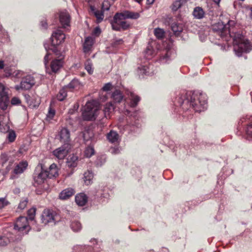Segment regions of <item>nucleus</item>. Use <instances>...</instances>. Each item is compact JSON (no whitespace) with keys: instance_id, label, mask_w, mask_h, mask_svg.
<instances>
[{"instance_id":"f257e3e1","label":"nucleus","mask_w":252,"mask_h":252,"mask_svg":"<svg viewBox=\"0 0 252 252\" xmlns=\"http://www.w3.org/2000/svg\"><path fill=\"white\" fill-rule=\"evenodd\" d=\"M234 24L233 21H229L227 24L225 25L222 22H219L213 25L212 30L222 38H226L227 40L228 35L229 37H232L234 51L236 55L240 57L243 53L249 52L252 48L249 41L242 34L231 31L232 28L230 27Z\"/></svg>"},{"instance_id":"f03ea898","label":"nucleus","mask_w":252,"mask_h":252,"mask_svg":"<svg viewBox=\"0 0 252 252\" xmlns=\"http://www.w3.org/2000/svg\"><path fill=\"white\" fill-rule=\"evenodd\" d=\"M189 102L192 108L196 112L204 111L207 108V98L205 94L202 93L193 94L190 100L188 99L183 101V104Z\"/></svg>"},{"instance_id":"7ed1b4c3","label":"nucleus","mask_w":252,"mask_h":252,"mask_svg":"<svg viewBox=\"0 0 252 252\" xmlns=\"http://www.w3.org/2000/svg\"><path fill=\"white\" fill-rule=\"evenodd\" d=\"M98 110L99 106L96 101L93 100L87 102L82 112L83 119L87 121L95 120Z\"/></svg>"},{"instance_id":"20e7f679","label":"nucleus","mask_w":252,"mask_h":252,"mask_svg":"<svg viewBox=\"0 0 252 252\" xmlns=\"http://www.w3.org/2000/svg\"><path fill=\"white\" fill-rule=\"evenodd\" d=\"M41 217L42 222L44 224L49 223L54 224L55 222L57 221V216L56 214L53 211L48 209L44 210Z\"/></svg>"},{"instance_id":"39448f33","label":"nucleus","mask_w":252,"mask_h":252,"mask_svg":"<svg viewBox=\"0 0 252 252\" xmlns=\"http://www.w3.org/2000/svg\"><path fill=\"white\" fill-rule=\"evenodd\" d=\"M35 84V81L34 78L31 76L28 75L24 78L20 84L17 85L15 88L17 90H28L32 88V87Z\"/></svg>"},{"instance_id":"423d86ee","label":"nucleus","mask_w":252,"mask_h":252,"mask_svg":"<svg viewBox=\"0 0 252 252\" xmlns=\"http://www.w3.org/2000/svg\"><path fill=\"white\" fill-rule=\"evenodd\" d=\"M65 38V34L60 29L55 31L52 35L51 42L53 46L61 44Z\"/></svg>"},{"instance_id":"0eeeda50","label":"nucleus","mask_w":252,"mask_h":252,"mask_svg":"<svg viewBox=\"0 0 252 252\" xmlns=\"http://www.w3.org/2000/svg\"><path fill=\"white\" fill-rule=\"evenodd\" d=\"M48 177L46 171L42 170V168H36L33 175L34 181L38 185L41 184L44 182Z\"/></svg>"},{"instance_id":"6e6552de","label":"nucleus","mask_w":252,"mask_h":252,"mask_svg":"<svg viewBox=\"0 0 252 252\" xmlns=\"http://www.w3.org/2000/svg\"><path fill=\"white\" fill-rule=\"evenodd\" d=\"M68 145L64 144L63 146L55 150L53 152L54 156L59 159H64L68 152Z\"/></svg>"},{"instance_id":"1a4fd4ad","label":"nucleus","mask_w":252,"mask_h":252,"mask_svg":"<svg viewBox=\"0 0 252 252\" xmlns=\"http://www.w3.org/2000/svg\"><path fill=\"white\" fill-rule=\"evenodd\" d=\"M29 227L28 219L25 217H19L14 225V229L18 231H23Z\"/></svg>"},{"instance_id":"9d476101","label":"nucleus","mask_w":252,"mask_h":252,"mask_svg":"<svg viewBox=\"0 0 252 252\" xmlns=\"http://www.w3.org/2000/svg\"><path fill=\"white\" fill-rule=\"evenodd\" d=\"M140 15L137 12H134L129 11H125L123 13H117L115 14V18L120 17L122 18H130L133 19H136L138 18Z\"/></svg>"},{"instance_id":"9b49d317","label":"nucleus","mask_w":252,"mask_h":252,"mask_svg":"<svg viewBox=\"0 0 252 252\" xmlns=\"http://www.w3.org/2000/svg\"><path fill=\"white\" fill-rule=\"evenodd\" d=\"M8 118L6 115L0 114V131L5 132L9 129L8 125Z\"/></svg>"},{"instance_id":"f8f14e48","label":"nucleus","mask_w":252,"mask_h":252,"mask_svg":"<svg viewBox=\"0 0 252 252\" xmlns=\"http://www.w3.org/2000/svg\"><path fill=\"white\" fill-rule=\"evenodd\" d=\"M59 18L60 23L63 28H65L66 26H69L70 17L69 14L67 11H63L61 12L60 13Z\"/></svg>"},{"instance_id":"ddd939ff","label":"nucleus","mask_w":252,"mask_h":252,"mask_svg":"<svg viewBox=\"0 0 252 252\" xmlns=\"http://www.w3.org/2000/svg\"><path fill=\"white\" fill-rule=\"evenodd\" d=\"M63 57H59V59H54L51 63V68L53 72L58 71L63 66Z\"/></svg>"},{"instance_id":"4468645a","label":"nucleus","mask_w":252,"mask_h":252,"mask_svg":"<svg viewBox=\"0 0 252 252\" xmlns=\"http://www.w3.org/2000/svg\"><path fill=\"white\" fill-rule=\"evenodd\" d=\"M28 162L26 161L20 162L17 164L13 170V173L16 175L22 174L26 169Z\"/></svg>"},{"instance_id":"2eb2a0df","label":"nucleus","mask_w":252,"mask_h":252,"mask_svg":"<svg viewBox=\"0 0 252 252\" xmlns=\"http://www.w3.org/2000/svg\"><path fill=\"white\" fill-rule=\"evenodd\" d=\"M75 193L74 189L69 188L62 190L59 195V198L61 200H66L70 198Z\"/></svg>"},{"instance_id":"dca6fc26","label":"nucleus","mask_w":252,"mask_h":252,"mask_svg":"<svg viewBox=\"0 0 252 252\" xmlns=\"http://www.w3.org/2000/svg\"><path fill=\"white\" fill-rule=\"evenodd\" d=\"M60 140L64 143V144L68 145V143L70 140V132L66 128H62L60 132Z\"/></svg>"},{"instance_id":"f3484780","label":"nucleus","mask_w":252,"mask_h":252,"mask_svg":"<svg viewBox=\"0 0 252 252\" xmlns=\"http://www.w3.org/2000/svg\"><path fill=\"white\" fill-rule=\"evenodd\" d=\"M107 138L112 143H117L120 140L119 135L116 131L114 130H111L107 134Z\"/></svg>"},{"instance_id":"a211bd4d","label":"nucleus","mask_w":252,"mask_h":252,"mask_svg":"<svg viewBox=\"0 0 252 252\" xmlns=\"http://www.w3.org/2000/svg\"><path fill=\"white\" fill-rule=\"evenodd\" d=\"M88 201V197L84 193H79L75 197V202L80 206H84Z\"/></svg>"},{"instance_id":"6ab92c4d","label":"nucleus","mask_w":252,"mask_h":252,"mask_svg":"<svg viewBox=\"0 0 252 252\" xmlns=\"http://www.w3.org/2000/svg\"><path fill=\"white\" fill-rule=\"evenodd\" d=\"M48 177L51 178L52 177H56L58 176V169L56 164H52L48 171H47Z\"/></svg>"},{"instance_id":"aec40b11","label":"nucleus","mask_w":252,"mask_h":252,"mask_svg":"<svg viewBox=\"0 0 252 252\" xmlns=\"http://www.w3.org/2000/svg\"><path fill=\"white\" fill-rule=\"evenodd\" d=\"M90 11L95 16L97 23L101 22L104 18L103 11L96 10L94 6L91 5L90 7Z\"/></svg>"},{"instance_id":"412c9836","label":"nucleus","mask_w":252,"mask_h":252,"mask_svg":"<svg viewBox=\"0 0 252 252\" xmlns=\"http://www.w3.org/2000/svg\"><path fill=\"white\" fill-rule=\"evenodd\" d=\"M94 43V39L91 36H88L86 38L84 44V51L85 53L89 52Z\"/></svg>"},{"instance_id":"4be33fe9","label":"nucleus","mask_w":252,"mask_h":252,"mask_svg":"<svg viewBox=\"0 0 252 252\" xmlns=\"http://www.w3.org/2000/svg\"><path fill=\"white\" fill-rule=\"evenodd\" d=\"M205 12L201 7L197 6L194 8L192 15L193 17L197 19H201L204 17Z\"/></svg>"},{"instance_id":"5701e85b","label":"nucleus","mask_w":252,"mask_h":252,"mask_svg":"<svg viewBox=\"0 0 252 252\" xmlns=\"http://www.w3.org/2000/svg\"><path fill=\"white\" fill-rule=\"evenodd\" d=\"M114 106L112 103H107L104 107L103 112L106 118H109L110 114L114 111Z\"/></svg>"},{"instance_id":"b1692460","label":"nucleus","mask_w":252,"mask_h":252,"mask_svg":"<svg viewBox=\"0 0 252 252\" xmlns=\"http://www.w3.org/2000/svg\"><path fill=\"white\" fill-rule=\"evenodd\" d=\"M111 97L115 103L121 102L124 98L123 95L119 90L115 91L112 93Z\"/></svg>"},{"instance_id":"393cba45","label":"nucleus","mask_w":252,"mask_h":252,"mask_svg":"<svg viewBox=\"0 0 252 252\" xmlns=\"http://www.w3.org/2000/svg\"><path fill=\"white\" fill-rule=\"evenodd\" d=\"M78 157L72 155L67 158V165L69 167H75L77 165Z\"/></svg>"},{"instance_id":"a878e982","label":"nucleus","mask_w":252,"mask_h":252,"mask_svg":"<svg viewBox=\"0 0 252 252\" xmlns=\"http://www.w3.org/2000/svg\"><path fill=\"white\" fill-rule=\"evenodd\" d=\"M94 175L93 173L90 171H88L84 173V181L87 185H90L92 183Z\"/></svg>"},{"instance_id":"bb28decb","label":"nucleus","mask_w":252,"mask_h":252,"mask_svg":"<svg viewBox=\"0 0 252 252\" xmlns=\"http://www.w3.org/2000/svg\"><path fill=\"white\" fill-rule=\"evenodd\" d=\"M171 29L175 34L178 35L183 31V25L181 24L173 23L171 25Z\"/></svg>"},{"instance_id":"cd10ccee","label":"nucleus","mask_w":252,"mask_h":252,"mask_svg":"<svg viewBox=\"0 0 252 252\" xmlns=\"http://www.w3.org/2000/svg\"><path fill=\"white\" fill-rule=\"evenodd\" d=\"M129 98L131 100L130 105V106L132 107H135L137 105L138 102L140 100V97L138 96L135 95L132 92H130Z\"/></svg>"},{"instance_id":"c85d7f7f","label":"nucleus","mask_w":252,"mask_h":252,"mask_svg":"<svg viewBox=\"0 0 252 252\" xmlns=\"http://www.w3.org/2000/svg\"><path fill=\"white\" fill-rule=\"evenodd\" d=\"M81 86V84L77 79L72 80L70 83L66 87V88L69 89H79Z\"/></svg>"},{"instance_id":"c756f323","label":"nucleus","mask_w":252,"mask_h":252,"mask_svg":"<svg viewBox=\"0 0 252 252\" xmlns=\"http://www.w3.org/2000/svg\"><path fill=\"white\" fill-rule=\"evenodd\" d=\"M150 68L147 65H140L138 67V72L139 75H149L150 74Z\"/></svg>"},{"instance_id":"7c9ffc66","label":"nucleus","mask_w":252,"mask_h":252,"mask_svg":"<svg viewBox=\"0 0 252 252\" xmlns=\"http://www.w3.org/2000/svg\"><path fill=\"white\" fill-rule=\"evenodd\" d=\"M186 0H177L174 2L172 4V10L174 11L177 10L182 5L186 3Z\"/></svg>"},{"instance_id":"2f4dec72","label":"nucleus","mask_w":252,"mask_h":252,"mask_svg":"<svg viewBox=\"0 0 252 252\" xmlns=\"http://www.w3.org/2000/svg\"><path fill=\"white\" fill-rule=\"evenodd\" d=\"M8 96L0 97V108L2 110H5L8 106Z\"/></svg>"},{"instance_id":"473e14b6","label":"nucleus","mask_w":252,"mask_h":252,"mask_svg":"<svg viewBox=\"0 0 252 252\" xmlns=\"http://www.w3.org/2000/svg\"><path fill=\"white\" fill-rule=\"evenodd\" d=\"M10 240H14V239L12 236H10L9 237L0 236V246H6L9 242H10Z\"/></svg>"},{"instance_id":"72a5a7b5","label":"nucleus","mask_w":252,"mask_h":252,"mask_svg":"<svg viewBox=\"0 0 252 252\" xmlns=\"http://www.w3.org/2000/svg\"><path fill=\"white\" fill-rule=\"evenodd\" d=\"M85 68L89 74H92L94 72V68L93 67V63L88 60L85 63Z\"/></svg>"},{"instance_id":"f704fd0d","label":"nucleus","mask_w":252,"mask_h":252,"mask_svg":"<svg viewBox=\"0 0 252 252\" xmlns=\"http://www.w3.org/2000/svg\"><path fill=\"white\" fill-rule=\"evenodd\" d=\"M71 228L74 231L77 232L81 229L82 226L79 221L74 220L71 223Z\"/></svg>"},{"instance_id":"c9c22d12","label":"nucleus","mask_w":252,"mask_h":252,"mask_svg":"<svg viewBox=\"0 0 252 252\" xmlns=\"http://www.w3.org/2000/svg\"><path fill=\"white\" fill-rule=\"evenodd\" d=\"M67 88L65 87L63 88L62 89H61L59 93V94L57 95V99L60 101H63L64 99V98L66 97L67 95L66 93V89Z\"/></svg>"},{"instance_id":"e433bc0d","label":"nucleus","mask_w":252,"mask_h":252,"mask_svg":"<svg viewBox=\"0 0 252 252\" xmlns=\"http://www.w3.org/2000/svg\"><path fill=\"white\" fill-rule=\"evenodd\" d=\"M154 33L158 38L161 39L164 37L165 32L162 29L157 28L154 31Z\"/></svg>"},{"instance_id":"4c0bfd02","label":"nucleus","mask_w":252,"mask_h":252,"mask_svg":"<svg viewBox=\"0 0 252 252\" xmlns=\"http://www.w3.org/2000/svg\"><path fill=\"white\" fill-rule=\"evenodd\" d=\"M126 18H119L117 20V23H118L121 28V29L126 30V29L129 25L125 20Z\"/></svg>"},{"instance_id":"58836bf2","label":"nucleus","mask_w":252,"mask_h":252,"mask_svg":"<svg viewBox=\"0 0 252 252\" xmlns=\"http://www.w3.org/2000/svg\"><path fill=\"white\" fill-rule=\"evenodd\" d=\"M7 93L8 89L5 88L3 84L0 83V97L8 96Z\"/></svg>"},{"instance_id":"ea45409f","label":"nucleus","mask_w":252,"mask_h":252,"mask_svg":"<svg viewBox=\"0 0 252 252\" xmlns=\"http://www.w3.org/2000/svg\"><path fill=\"white\" fill-rule=\"evenodd\" d=\"M94 153V149L91 146L88 147L85 151V155L87 158L91 157Z\"/></svg>"},{"instance_id":"a19ab883","label":"nucleus","mask_w":252,"mask_h":252,"mask_svg":"<svg viewBox=\"0 0 252 252\" xmlns=\"http://www.w3.org/2000/svg\"><path fill=\"white\" fill-rule=\"evenodd\" d=\"M119 18H121L120 17H118L117 18H115V15L114 17V22L112 23V29L116 31H120L121 30V28L120 25L117 23V20Z\"/></svg>"},{"instance_id":"79ce46f5","label":"nucleus","mask_w":252,"mask_h":252,"mask_svg":"<svg viewBox=\"0 0 252 252\" xmlns=\"http://www.w3.org/2000/svg\"><path fill=\"white\" fill-rule=\"evenodd\" d=\"M250 121H252L251 123L248 126V127L246 129V133L247 135L250 137V138H252V117H251L249 118Z\"/></svg>"},{"instance_id":"37998d69","label":"nucleus","mask_w":252,"mask_h":252,"mask_svg":"<svg viewBox=\"0 0 252 252\" xmlns=\"http://www.w3.org/2000/svg\"><path fill=\"white\" fill-rule=\"evenodd\" d=\"M55 114V111L52 108H50L47 114L46 119L48 121L51 120L54 117Z\"/></svg>"},{"instance_id":"c03bdc74","label":"nucleus","mask_w":252,"mask_h":252,"mask_svg":"<svg viewBox=\"0 0 252 252\" xmlns=\"http://www.w3.org/2000/svg\"><path fill=\"white\" fill-rule=\"evenodd\" d=\"M111 4L108 0H104L102 4V10L104 11L105 10H108L110 7Z\"/></svg>"},{"instance_id":"a18cd8bd","label":"nucleus","mask_w":252,"mask_h":252,"mask_svg":"<svg viewBox=\"0 0 252 252\" xmlns=\"http://www.w3.org/2000/svg\"><path fill=\"white\" fill-rule=\"evenodd\" d=\"M28 217L31 220H32L34 219L35 214V209L31 208L28 211Z\"/></svg>"},{"instance_id":"49530a36","label":"nucleus","mask_w":252,"mask_h":252,"mask_svg":"<svg viewBox=\"0 0 252 252\" xmlns=\"http://www.w3.org/2000/svg\"><path fill=\"white\" fill-rule=\"evenodd\" d=\"M27 203H28V200L26 199H25L22 201H21V202H20V203L19 204L18 208L21 210L24 209L26 207Z\"/></svg>"},{"instance_id":"de8ad7c7","label":"nucleus","mask_w":252,"mask_h":252,"mask_svg":"<svg viewBox=\"0 0 252 252\" xmlns=\"http://www.w3.org/2000/svg\"><path fill=\"white\" fill-rule=\"evenodd\" d=\"M8 202L4 198H0V209L8 204Z\"/></svg>"},{"instance_id":"09e8293b","label":"nucleus","mask_w":252,"mask_h":252,"mask_svg":"<svg viewBox=\"0 0 252 252\" xmlns=\"http://www.w3.org/2000/svg\"><path fill=\"white\" fill-rule=\"evenodd\" d=\"M16 137L15 133L13 132H10L7 136V138L8 139L9 141L11 142H13Z\"/></svg>"},{"instance_id":"8fccbe9b","label":"nucleus","mask_w":252,"mask_h":252,"mask_svg":"<svg viewBox=\"0 0 252 252\" xmlns=\"http://www.w3.org/2000/svg\"><path fill=\"white\" fill-rule=\"evenodd\" d=\"M12 76L16 78H21L23 75V73L22 71L16 70L13 72L12 74Z\"/></svg>"},{"instance_id":"3c124183","label":"nucleus","mask_w":252,"mask_h":252,"mask_svg":"<svg viewBox=\"0 0 252 252\" xmlns=\"http://www.w3.org/2000/svg\"><path fill=\"white\" fill-rule=\"evenodd\" d=\"M11 103L12 105H18L21 103V100L19 98L14 97L12 98Z\"/></svg>"},{"instance_id":"603ef678","label":"nucleus","mask_w":252,"mask_h":252,"mask_svg":"<svg viewBox=\"0 0 252 252\" xmlns=\"http://www.w3.org/2000/svg\"><path fill=\"white\" fill-rule=\"evenodd\" d=\"M112 88V85L110 83H108L105 84L103 87L102 88V90L104 91H108L111 90Z\"/></svg>"},{"instance_id":"864d4df0","label":"nucleus","mask_w":252,"mask_h":252,"mask_svg":"<svg viewBox=\"0 0 252 252\" xmlns=\"http://www.w3.org/2000/svg\"><path fill=\"white\" fill-rule=\"evenodd\" d=\"M51 55L50 53H48L44 57V63L45 65L47 64V63L49 62V61L51 59Z\"/></svg>"},{"instance_id":"5fc2aeb1","label":"nucleus","mask_w":252,"mask_h":252,"mask_svg":"<svg viewBox=\"0 0 252 252\" xmlns=\"http://www.w3.org/2000/svg\"><path fill=\"white\" fill-rule=\"evenodd\" d=\"M100 28L99 27H96L93 31V34L97 36L100 34Z\"/></svg>"},{"instance_id":"6e6d98bb","label":"nucleus","mask_w":252,"mask_h":252,"mask_svg":"<svg viewBox=\"0 0 252 252\" xmlns=\"http://www.w3.org/2000/svg\"><path fill=\"white\" fill-rule=\"evenodd\" d=\"M168 53H167L164 56L161 57V61L163 63H166L167 61V59L168 58Z\"/></svg>"},{"instance_id":"4d7b16f0","label":"nucleus","mask_w":252,"mask_h":252,"mask_svg":"<svg viewBox=\"0 0 252 252\" xmlns=\"http://www.w3.org/2000/svg\"><path fill=\"white\" fill-rule=\"evenodd\" d=\"M111 152L112 154H117L119 153V150L118 148H113L111 149Z\"/></svg>"},{"instance_id":"13d9d810","label":"nucleus","mask_w":252,"mask_h":252,"mask_svg":"<svg viewBox=\"0 0 252 252\" xmlns=\"http://www.w3.org/2000/svg\"><path fill=\"white\" fill-rule=\"evenodd\" d=\"M151 47H148L147 48V50H146V54H148V55H151L152 54V50L151 49H150Z\"/></svg>"},{"instance_id":"bf43d9fd","label":"nucleus","mask_w":252,"mask_h":252,"mask_svg":"<svg viewBox=\"0 0 252 252\" xmlns=\"http://www.w3.org/2000/svg\"><path fill=\"white\" fill-rule=\"evenodd\" d=\"M4 67V63L3 61H0V68L2 69Z\"/></svg>"},{"instance_id":"052dcab7","label":"nucleus","mask_w":252,"mask_h":252,"mask_svg":"<svg viewBox=\"0 0 252 252\" xmlns=\"http://www.w3.org/2000/svg\"><path fill=\"white\" fill-rule=\"evenodd\" d=\"M46 23L45 22V23H42V26L44 28H46Z\"/></svg>"},{"instance_id":"680f3d73","label":"nucleus","mask_w":252,"mask_h":252,"mask_svg":"<svg viewBox=\"0 0 252 252\" xmlns=\"http://www.w3.org/2000/svg\"><path fill=\"white\" fill-rule=\"evenodd\" d=\"M82 246H76V247H75V250H78L82 249Z\"/></svg>"},{"instance_id":"e2e57ef3","label":"nucleus","mask_w":252,"mask_h":252,"mask_svg":"<svg viewBox=\"0 0 252 252\" xmlns=\"http://www.w3.org/2000/svg\"><path fill=\"white\" fill-rule=\"evenodd\" d=\"M220 0H213V1L216 3H219L220 2Z\"/></svg>"},{"instance_id":"0e129e2a","label":"nucleus","mask_w":252,"mask_h":252,"mask_svg":"<svg viewBox=\"0 0 252 252\" xmlns=\"http://www.w3.org/2000/svg\"><path fill=\"white\" fill-rule=\"evenodd\" d=\"M135 1L140 3L143 0H134Z\"/></svg>"},{"instance_id":"69168bd1","label":"nucleus","mask_w":252,"mask_h":252,"mask_svg":"<svg viewBox=\"0 0 252 252\" xmlns=\"http://www.w3.org/2000/svg\"><path fill=\"white\" fill-rule=\"evenodd\" d=\"M117 42H118V44H121L122 42V40L121 39H119L117 41Z\"/></svg>"},{"instance_id":"338daca9","label":"nucleus","mask_w":252,"mask_h":252,"mask_svg":"<svg viewBox=\"0 0 252 252\" xmlns=\"http://www.w3.org/2000/svg\"><path fill=\"white\" fill-rule=\"evenodd\" d=\"M78 107H79V105L77 104V105H76V108H77V109L78 108Z\"/></svg>"}]
</instances>
